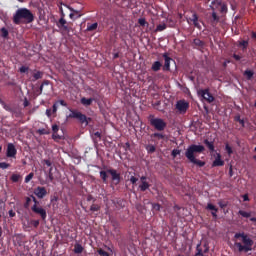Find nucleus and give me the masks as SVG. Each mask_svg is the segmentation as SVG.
Listing matches in <instances>:
<instances>
[{
	"label": "nucleus",
	"mask_w": 256,
	"mask_h": 256,
	"mask_svg": "<svg viewBox=\"0 0 256 256\" xmlns=\"http://www.w3.org/2000/svg\"><path fill=\"white\" fill-rule=\"evenodd\" d=\"M204 151H205V146L191 144L187 147L185 151V157L186 159H188L190 163H193V165H197V167H205L206 162L196 158L197 153H204Z\"/></svg>",
	"instance_id": "f257e3e1"
},
{
	"label": "nucleus",
	"mask_w": 256,
	"mask_h": 256,
	"mask_svg": "<svg viewBox=\"0 0 256 256\" xmlns=\"http://www.w3.org/2000/svg\"><path fill=\"white\" fill-rule=\"evenodd\" d=\"M235 239H240L241 242H235L234 246L238 249L239 253H249L253 250L254 241L251 239L248 234L242 233H235Z\"/></svg>",
	"instance_id": "f03ea898"
},
{
	"label": "nucleus",
	"mask_w": 256,
	"mask_h": 256,
	"mask_svg": "<svg viewBox=\"0 0 256 256\" xmlns=\"http://www.w3.org/2000/svg\"><path fill=\"white\" fill-rule=\"evenodd\" d=\"M35 20L34 14L27 8H20L16 10L14 16H12V22L16 25L30 24Z\"/></svg>",
	"instance_id": "7ed1b4c3"
},
{
	"label": "nucleus",
	"mask_w": 256,
	"mask_h": 256,
	"mask_svg": "<svg viewBox=\"0 0 256 256\" xmlns=\"http://www.w3.org/2000/svg\"><path fill=\"white\" fill-rule=\"evenodd\" d=\"M30 199L32 200V202H34V205H32V208H31L32 213L36 215H40V219H42V221H46L47 219L46 210L39 205V201L34 195H30Z\"/></svg>",
	"instance_id": "20e7f679"
},
{
	"label": "nucleus",
	"mask_w": 256,
	"mask_h": 256,
	"mask_svg": "<svg viewBox=\"0 0 256 256\" xmlns=\"http://www.w3.org/2000/svg\"><path fill=\"white\" fill-rule=\"evenodd\" d=\"M148 121L156 131H165L167 127V122L162 118H156L153 114L148 116Z\"/></svg>",
	"instance_id": "39448f33"
},
{
	"label": "nucleus",
	"mask_w": 256,
	"mask_h": 256,
	"mask_svg": "<svg viewBox=\"0 0 256 256\" xmlns=\"http://www.w3.org/2000/svg\"><path fill=\"white\" fill-rule=\"evenodd\" d=\"M68 118L78 119V122L81 125H84L85 127H87V125H89L90 121H92V118L87 117L85 114H83L77 110H72V109H70V115H68Z\"/></svg>",
	"instance_id": "423d86ee"
},
{
	"label": "nucleus",
	"mask_w": 256,
	"mask_h": 256,
	"mask_svg": "<svg viewBox=\"0 0 256 256\" xmlns=\"http://www.w3.org/2000/svg\"><path fill=\"white\" fill-rule=\"evenodd\" d=\"M190 107V104L186 100H178L175 105V109L180 115H185Z\"/></svg>",
	"instance_id": "0eeeda50"
},
{
	"label": "nucleus",
	"mask_w": 256,
	"mask_h": 256,
	"mask_svg": "<svg viewBox=\"0 0 256 256\" xmlns=\"http://www.w3.org/2000/svg\"><path fill=\"white\" fill-rule=\"evenodd\" d=\"M107 174L111 176V180L114 183V185H119L121 182V174L117 172L116 169H108L106 171Z\"/></svg>",
	"instance_id": "6e6552de"
},
{
	"label": "nucleus",
	"mask_w": 256,
	"mask_h": 256,
	"mask_svg": "<svg viewBox=\"0 0 256 256\" xmlns=\"http://www.w3.org/2000/svg\"><path fill=\"white\" fill-rule=\"evenodd\" d=\"M16 155H17L16 146L13 143H8L6 157H8L9 159H16Z\"/></svg>",
	"instance_id": "1a4fd4ad"
},
{
	"label": "nucleus",
	"mask_w": 256,
	"mask_h": 256,
	"mask_svg": "<svg viewBox=\"0 0 256 256\" xmlns=\"http://www.w3.org/2000/svg\"><path fill=\"white\" fill-rule=\"evenodd\" d=\"M207 103H213L215 97L210 93L209 89L199 90L198 92Z\"/></svg>",
	"instance_id": "9d476101"
},
{
	"label": "nucleus",
	"mask_w": 256,
	"mask_h": 256,
	"mask_svg": "<svg viewBox=\"0 0 256 256\" xmlns=\"http://www.w3.org/2000/svg\"><path fill=\"white\" fill-rule=\"evenodd\" d=\"M162 57L164 59V65L162 67V70L170 71L171 70V61H173V59L169 56V53H163Z\"/></svg>",
	"instance_id": "9b49d317"
},
{
	"label": "nucleus",
	"mask_w": 256,
	"mask_h": 256,
	"mask_svg": "<svg viewBox=\"0 0 256 256\" xmlns=\"http://www.w3.org/2000/svg\"><path fill=\"white\" fill-rule=\"evenodd\" d=\"M60 11H62V17H60V20H58L56 26H58V28L64 29V31H69V27L67 26V21L65 20V14L62 7H60Z\"/></svg>",
	"instance_id": "f8f14e48"
},
{
	"label": "nucleus",
	"mask_w": 256,
	"mask_h": 256,
	"mask_svg": "<svg viewBox=\"0 0 256 256\" xmlns=\"http://www.w3.org/2000/svg\"><path fill=\"white\" fill-rule=\"evenodd\" d=\"M34 196L38 199H44L47 196V189L45 187L38 186L34 189Z\"/></svg>",
	"instance_id": "ddd939ff"
},
{
	"label": "nucleus",
	"mask_w": 256,
	"mask_h": 256,
	"mask_svg": "<svg viewBox=\"0 0 256 256\" xmlns=\"http://www.w3.org/2000/svg\"><path fill=\"white\" fill-rule=\"evenodd\" d=\"M225 161L222 160V155L216 152L215 161L212 162V167H224Z\"/></svg>",
	"instance_id": "4468645a"
},
{
	"label": "nucleus",
	"mask_w": 256,
	"mask_h": 256,
	"mask_svg": "<svg viewBox=\"0 0 256 256\" xmlns=\"http://www.w3.org/2000/svg\"><path fill=\"white\" fill-rule=\"evenodd\" d=\"M206 210L207 211H211V216L213 217V219H217L218 218V211L219 209L212 203H208L206 206Z\"/></svg>",
	"instance_id": "2eb2a0df"
},
{
	"label": "nucleus",
	"mask_w": 256,
	"mask_h": 256,
	"mask_svg": "<svg viewBox=\"0 0 256 256\" xmlns=\"http://www.w3.org/2000/svg\"><path fill=\"white\" fill-rule=\"evenodd\" d=\"M205 147L208 149L209 153H215V142L204 139L203 141Z\"/></svg>",
	"instance_id": "dca6fc26"
},
{
	"label": "nucleus",
	"mask_w": 256,
	"mask_h": 256,
	"mask_svg": "<svg viewBox=\"0 0 256 256\" xmlns=\"http://www.w3.org/2000/svg\"><path fill=\"white\" fill-rule=\"evenodd\" d=\"M94 99L93 98H86V97H82L80 99V103L81 105H83L84 107H90V105H92Z\"/></svg>",
	"instance_id": "f3484780"
},
{
	"label": "nucleus",
	"mask_w": 256,
	"mask_h": 256,
	"mask_svg": "<svg viewBox=\"0 0 256 256\" xmlns=\"http://www.w3.org/2000/svg\"><path fill=\"white\" fill-rule=\"evenodd\" d=\"M190 21L193 22V25H194L196 28H198L199 30L202 29V26H201L200 23H199V17H198V15H197L196 13H194V14L192 15V18H190Z\"/></svg>",
	"instance_id": "a211bd4d"
},
{
	"label": "nucleus",
	"mask_w": 256,
	"mask_h": 256,
	"mask_svg": "<svg viewBox=\"0 0 256 256\" xmlns=\"http://www.w3.org/2000/svg\"><path fill=\"white\" fill-rule=\"evenodd\" d=\"M151 187V184H149L148 181H143L141 182V184L139 185V190L141 192H146L147 190H149Z\"/></svg>",
	"instance_id": "6ab92c4d"
},
{
	"label": "nucleus",
	"mask_w": 256,
	"mask_h": 256,
	"mask_svg": "<svg viewBox=\"0 0 256 256\" xmlns=\"http://www.w3.org/2000/svg\"><path fill=\"white\" fill-rule=\"evenodd\" d=\"M163 64L160 61H154L151 66V70L157 72L161 70Z\"/></svg>",
	"instance_id": "aec40b11"
},
{
	"label": "nucleus",
	"mask_w": 256,
	"mask_h": 256,
	"mask_svg": "<svg viewBox=\"0 0 256 256\" xmlns=\"http://www.w3.org/2000/svg\"><path fill=\"white\" fill-rule=\"evenodd\" d=\"M193 44L197 48H204L205 47V42L200 40V39H198V38L193 39Z\"/></svg>",
	"instance_id": "412c9836"
},
{
	"label": "nucleus",
	"mask_w": 256,
	"mask_h": 256,
	"mask_svg": "<svg viewBox=\"0 0 256 256\" xmlns=\"http://www.w3.org/2000/svg\"><path fill=\"white\" fill-rule=\"evenodd\" d=\"M83 251H84V248H83V246L81 244L76 243L74 245V254H82Z\"/></svg>",
	"instance_id": "4be33fe9"
},
{
	"label": "nucleus",
	"mask_w": 256,
	"mask_h": 256,
	"mask_svg": "<svg viewBox=\"0 0 256 256\" xmlns=\"http://www.w3.org/2000/svg\"><path fill=\"white\" fill-rule=\"evenodd\" d=\"M254 74H255L254 71L249 69L245 70L243 73V75L246 77L247 80H252L254 77Z\"/></svg>",
	"instance_id": "5701e85b"
},
{
	"label": "nucleus",
	"mask_w": 256,
	"mask_h": 256,
	"mask_svg": "<svg viewBox=\"0 0 256 256\" xmlns=\"http://www.w3.org/2000/svg\"><path fill=\"white\" fill-rule=\"evenodd\" d=\"M108 172L107 171H100L99 176L100 179L102 180L103 184H107V179H108Z\"/></svg>",
	"instance_id": "b1692460"
},
{
	"label": "nucleus",
	"mask_w": 256,
	"mask_h": 256,
	"mask_svg": "<svg viewBox=\"0 0 256 256\" xmlns=\"http://www.w3.org/2000/svg\"><path fill=\"white\" fill-rule=\"evenodd\" d=\"M43 75V72L34 70V74L32 75V77L34 78L33 81L43 78Z\"/></svg>",
	"instance_id": "393cba45"
},
{
	"label": "nucleus",
	"mask_w": 256,
	"mask_h": 256,
	"mask_svg": "<svg viewBox=\"0 0 256 256\" xmlns=\"http://www.w3.org/2000/svg\"><path fill=\"white\" fill-rule=\"evenodd\" d=\"M238 215H240L241 217L246 218V219L251 218V212H246L243 210H239Z\"/></svg>",
	"instance_id": "a878e982"
},
{
	"label": "nucleus",
	"mask_w": 256,
	"mask_h": 256,
	"mask_svg": "<svg viewBox=\"0 0 256 256\" xmlns=\"http://www.w3.org/2000/svg\"><path fill=\"white\" fill-rule=\"evenodd\" d=\"M145 149H146L147 153H155L156 146L153 144H149V145L145 146Z\"/></svg>",
	"instance_id": "bb28decb"
},
{
	"label": "nucleus",
	"mask_w": 256,
	"mask_h": 256,
	"mask_svg": "<svg viewBox=\"0 0 256 256\" xmlns=\"http://www.w3.org/2000/svg\"><path fill=\"white\" fill-rule=\"evenodd\" d=\"M238 46L242 47V50L245 51V50H247V48L249 46V41L242 40L239 42Z\"/></svg>",
	"instance_id": "cd10ccee"
},
{
	"label": "nucleus",
	"mask_w": 256,
	"mask_h": 256,
	"mask_svg": "<svg viewBox=\"0 0 256 256\" xmlns=\"http://www.w3.org/2000/svg\"><path fill=\"white\" fill-rule=\"evenodd\" d=\"M220 12L226 14L228 12V6L225 3H219Z\"/></svg>",
	"instance_id": "c85d7f7f"
},
{
	"label": "nucleus",
	"mask_w": 256,
	"mask_h": 256,
	"mask_svg": "<svg viewBox=\"0 0 256 256\" xmlns=\"http://www.w3.org/2000/svg\"><path fill=\"white\" fill-rule=\"evenodd\" d=\"M151 138L154 139H165V135L159 132H155L153 134H151Z\"/></svg>",
	"instance_id": "c756f323"
},
{
	"label": "nucleus",
	"mask_w": 256,
	"mask_h": 256,
	"mask_svg": "<svg viewBox=\"0 0 256 256\" xmlns=\"http://www.w3.org/2000/svg\"><path fill=\"white\" fill-rule=\"evenodd\" d=\"M196 254H195V256H204V254H203V250H202V248H201V243H199V244H197V246H196Z\"/></svg>",
	"instance_id": "7c9ffc66"
},
{
	"label": "nucleus",
	"mask_w": 256,
	"mask_h": 256,
	"mask_svg": "<svg viewBox=\"0 0 256 256\" xmlns=\"http://www.w3.org/2000/svg\"><path fill=\"white\" fill-rule=\"evenodd\" d=\"M36 133H38V135H50V131L45 128L36 130Z\"/></svg>",
	"instance_id": "2f4dec72"
},
{
	"label": "nucleus",
	"mask_w": 256,
	"mask_h": 256,
	"mask_svg": "<svg viewBox=\"0 0 256 256\" xmlns=\"http://www.w3.org/2000/svg\"><path fill=\"white\" fill-rule=\"evenodd\" d=\"M135 209L137 210V212L139 213H143L145 211V206L142 205L141 203H137L135 205Z\"/></svg>",
	"instance_id": "473e14b6"
},
{
	"label": "nucleus",
	"mask_w": 256,
	"mask_h": 256,
	"mask_svg": "<svg viewBox=\"0 0 256 256\" xmlns=\"http://www.w3.org/2000/svg\"><path fill=\"white\" fill-rule=\"evenodd\" d=\"M101 210V207L98 204H92L90 206V212H99Z\"/></svg>",
	"instance_id": "72a5a7b5"
},
{
	"label": "nucleus",
	"mask_w": 256,
	"mask_h": 256,
	"mask_svg": "<svg viewBox=\"0 0 256 256\" xmlns=\"http://www.w3.org/2000/svg\"><path fill=\"white\" fill-rule=\"evenodd\" d=\"M97 28H98V23H93V24L87 25L86 30H87V31H94V30H96Z\"/></svg>",
	"instance_id": "f704fd0d"
},
{
	"label": "nucleus",
	"mask_w": 256,
	"mask_h": 256,
	"mask_svg": "<svg viewBox=\"0 0 256 256\" xmlns=\"http://www.w3.org/2000/svg\"><path fill=\"white\" fill-rule=\"evenodd\" d=\"M20 179H21V176L19 174H12L11 176L12 183H18Z\"/></svg>",
	"instance_id": "c9c22d12"
},
{
	"label": "nucleus",
	"mask_w": 256,
	"mask_h": 256,
	"mask_svg": "<svg viewBox=\"0 0 256 256\" xmlns=\"http://www.w3.org/2000/svg\"><path fill=\"white\" fill-rule=\"evenodd\" d=\"M33 178H34V173L30 172V174L26 175V178H24V183L28 184Z\"/></svg>",
	"instance_id": "e433bc0d"
},
{
	"label": "nucleus",
	"mask_w": 256,
	"mask_h": 256,
	"mask_svg": "<svg viewBox=\"0 0 256 256\" xmlns=\"http://www.w3.org/2000/svg\"><path fill=\"white\" fill-rule=\"evenodd\" d=\"M218 206L220 207V209H225L228 207V202L227 201H223V200H220L218 202Z\"/></svg>",
	"instance_id": "4c0bfd02"
},
{
	"label": "nucleus",
	"mask_w": 256,
	"mask_h": 256,
	"mask_svg": "<svg viewBox=\"0 0 256 256\" xmlns=\"http://www.w3.org/2000/svg\"><path fill=\"white\" fill-rule=\"evenodd\" d=\"M97 253L99 256H110V254L108 252H106L105 250H103L102 248H99L97 250Z\"/></svg>",
	"instance_id": "58836bf2"
},
{
	"label": "nucleus",
	"mask_w": 256,
	"mask_h": 256,
	"mask_svg": "<svg viewBox=\"0 0 256 256\" xmlns=\"http://www.w3.org/2000/svg\"><path fill=\"white\" fill-rule=\"evenodd\" d=\"M152 210L159 212L161 210V205L159 203H152Z\"/></svg>",
	"instance_id": "ea45409f"
},
{
	"label": "nucleus",
	"mask_w": 256,
	"mask_h": 256,
	"mask_svg": "<svg viewBox=\"0 0 256 256\" xmlns=\"http://www.w3.org/2000/svg\"><path fill=\"white\" fill-rule=\"evenodd\" d=\"M31 202H32L31 197H26V202H24V209H29Z\"/></svg>",
	"instance_id": "a19ab883"
},
{
	"label": "nucleus",
	"mask_w": 256,
	"mask_h": 256,
	"mask_svg": "<svg viewBox=\"0 0 256 256\" xmlns=\"http://www.w3.org/2000/svg\"><path fill=\"white\" fill-rule=\"evenodd\" d=\"M180 154H181V150H179V149H173V150L171 151V156H172L173 158H176L177 155H180Z\"/></svg>",
	"instance_id": "79ce46f5"
},
{
	"label": "nucleus",
	"mask_w": 256,
	"mask_h": 256,
	"mask_svg": "<svg viewBox=\"0 0 256 256\" xmlns=\"http://www.w3.org/2000/svg\"><path fill=\"white\" fill-rule=\"evenodd\" d=\"M166 28H167L166 24H159L156 27V31L161 32V31L165 30Z\"/></svg>",
	"instance_id": "37998d69"
},
{
	"label": "nucleus",
	"mask_w": 256,
	"mask_h": 256,
	"mask_svg": "<svg viewBox=\"0 0 256 256\" xmlns=\"http://www.w3.org/2000/svg\"><path fill=\"white\" fill-rule=\"evenodd\" d=\"M220 21V17L217 15V13H212V22L218 23Z\"/></svg>",
	"instance_id": "c03bdc74"
},
{
	"label": "nucleus",
	"mask_w": 256,
	"mask_h": 256,
	"mask_svg": "<svg viewBox=\"0 0 256 256\" xmlns=\"http://www.w3.org/2000/svg\"><path fill=\"white\" fill-rule=\"evenodd\" d=\"M1 36L7 38L9 36V31L6 28L1 29Z\"/></svg>",
	"instance_id": "a18cd8bd"
},
{
	"label": "nucleus",
	"mask_w": 256,
	"mask_h": 256,
	"mask_svg": "<svg viewBox=\"0 0 256 256\" xmlns=\"http://www.w3.org/2000/svg\"><path fill=\"white\" fill-rule=\"evenodd\" d=\"M138 24H139L140 26L149 25L145 18H139V19H138Z\"/></svg>",
	"instance_id": "49530a36"
},
{
	"label": "nucleus",
	"mask_w": 256,
	"mask_h": 256,
	"mask_svg": "<svg viewBox=\"0 0 256 256\" xmlns=\"http://www.w3.org/2000/svg\"><path fill=\"white\" fill-rule=\"evenodd\" d=\"M225 151H227L228 155H232L233 154V149L229 144L225 145Z\"/></svg>",
	"instance_id": "de8ad7c7"
},
{
	"label": "nucleus",
	"mask_w": 256,
	"mask_h": 256,
	"mask_svg": "<svg viewBox=\"0 0 256 256\" xmlns=\"http://www.w3.org/2000/svg\"><path fill=\"white\" fill-rule=\"evenodd\" d=\"M8 167H10V164H9V163L0 162V169L6 170V169H8Z\"/></svg>",
	"instance_id": "09e8293b"
},
{
	"label": "nucleus",
	"mask_w": 256,
	"mask_h": 256,
	"mask_svg": "<svg viewBox=\"0 0 256 256\" xmlns=\"http://www.w3.org/2000/svg\"><path fill=\"white\" fill-rule=\"evenodd\" d=\"M234 119H235V121L240 123L241 126L245 127V121L243 119H241V116H236Z\"/></svg>",
	"instance_id": "8fccbe9b"
},
{
	"label": "nucleus",
	"mask_w": 256,
	"mask_h": 256,
	"mask_svg": "<svg viewBox=\"0 0 256 256\" xmlns=\"http://www.w3.org/2000/svg\"><path fill=\"white\" fill-rule=\"evenodd\" d=\"M70 11L72 13H74V16H76V19H79L82 16V14H80V12L77 11V10H74V9L70 8Z\"/></svg>",
	"instance_id": "3c124183"
},
{
	"label": "nucleus",
	"mask_w": 256,
	"mask_h": 256,
	"mask_svg": "<svg viewBox=\"0 0 256 256\" xmlns=\"http://www.w3.org/2000/svg\"><path fill=\"white\" fill-rule=\"evenodd\" d=\"M30 224L34 227V228H38L40 225V221L39 220H32V222H30Z\"/></svg>",
	"instance_id": "603ef678"
},
{
	"label": "nucleus",
	"mask_w": 256,
	"mask_h": 256,
	"mask_svg": "<svg viewBox=\"0 0 256 256\" xmlns=\"http://www.w3.org/2000/svg\"><path fill=\"white\" fill-rule=\"evenodd\" d=\"M58 111V104L54 103V105H52V115H56Z\"/></svg>",
	"instance_id": "864d4df0"
},
{
	"label": "nucleus",
	"mask_w": 256,
	"mask_h": 256,
	"mask_svg": "<svg viewBox=\"0 0 256 256\" xmlns=\"http://www.w3.org/2000/svg\"><path fill=\"white\" fill-rule=\"evenodd\" d=\"M94 137H96V141H101L102 139V134L100 132H94Z\"/></svg>",
	"instance_id": "5fc2aeb1"
},
{
	"label": "nucleus",
	"mask_w": 256,
	"mask_h": 256,
	"mask_svg": "<svg viewBox=\"0 0 256 256\" xmlns=\"http://www.w3.org/2000/svg\"><path fill=\"white\" fill-rule=\"evenodd\" d=\"M58 131H59V126L57 124L52 125V133L53 134L58 133Z\"/></svg>",
	"instance_id": "6e6d98bb"
},
{
	"label": "nucleus",
	"mask_w": 256,
	"mask_h": 256,
	"mask_svg": "<svg viewBox=\"0 0 256 256\" xmlns=\"http://www.w3.org/2000/svg\"><path fill=\"white\" fill-rule=\"evenodd\" d=\"M1 105H3L4 109H6V111H11L10 106H8L4 101L0 100Z\"/></svg>",
	"instance_id": "4d7b16f0"
},
{
	"label": "nucleus",
	"mask_w": 256,
	"mask_h": 256,
	"mask_svg": "<svg viewBox=\"0 0 256 256\" xmlns=\"http://www.w3.org/2000/svg\"><path fill=\"white\" fill-rule=\"evenodd\" d=\"M58 103H60V105H61L62 107H68L67 102L64 101V100H58V102H56V105H58Z\"/></svg>",
	"instance_id": "13d9d810"
},
{
	"label": "nucleus",
	"mask_w": 256,
	"mask_h": 256,
	"mask_svg": "<svg viewBox=\"0 0 256 256\" xmlns=\"http://www.w3.org/2000/svg\"><path fill=\"white\" fill-rule=\"evenodd\" d=\"M138 182V178H136L135 176H131L130 177V183L132 185H135Z\"/></svg>",
	"instance_id": "bf43d9fd"
},
{
	"label": "nucleus",
	"mask_w": 256,
	"mask_h": 256,
	"mask_svg": "<svg viewBox=\"0 0 256 256\" xmlns=\"http://www.w3.org/2000/svg\"><path fill=\"white\" fill-rule=\"evenodd\" d=\"M28 71H29V67H27V66H22L20 68V73H27Z\"/></svg>",
	"instance_id": "052dcab7"
},
{
	"label": "nucleus",
	"mask_w": 256,
	"mask_h": 256,
	"mask_svg": "<svg viewBox=\"0 0 256 256\" xmlns=\"http://www.w3.org/2000/svg\"><path fill=\"white\" fill-rule=\"evenodd\" d=\"M53 111L51 109H46V117L50 119L52 117Z\"/></svg>",
	"instance_id": "680f3d73"
},
{
	"label": "nucleus",
	"mask_w": 256,
	"mask_h": 256,
	"mask_svg": "<svg viewBox=\"0 0 256 256\" xmlns=\"http://www.w3.org/2000/svg\"><path fill=\"white\" fill-rule=\"evenodd\" d=\"M242 198H243V201H244V202H249V201H250V198H249V195H248V194H244V195L242 196Z\"/></svg>",
	"instance_id": "e2e57ef3"
},
{
	"label": "nucleus",
	"mask_w": 256,
	"mask_h": 256,
	"mask_svg": "<svg viewBox=\"0 0 256 256\" xmlns=\"http://www.w3.org/2000/svg\"><path fill=\"white\" fill-rule=\"evenodd\" d=\"M44 164H46V167H52V162L50 160H44Z\"/></svg>",
	"instance_id": "0e129e2a"
},
{
	"label": "nucleus",
	"mask_w": 256,
	"mask_h": 256,
	"mask_svg": "<svg viewBox=\"0 0 256 256\" xmlns=\"http://www.w3.org/2000/svg\"><path fill=\"white\" fill-rule=\"evenodd\" d=\"M9 216L10 218H14L16 216V213L13 210H9Z\"/></svg>",
	"instance_id": "69168bd1"
},
{
	"label": "nucleus",
	"mask_w": 256,
	"mask_h": 256,
	"mask_svg": "<svg viewBox=\"0 0 256 256\" xmlns=\"http://www.w3.org/2000/svg\"><path fill=\"white\" fill-rule=\"evenodd\" d=\"M30 102L28 101L27 98H24V107H29Z\"/></svg>",
	"instance_id": "338daca9"
},
{
	"label": "nucleus",
	"mask_w": 256,
	"mask_h": 256,
	"mask_svg": "<svg viewBox=\"0 0 256 256\" xmlns=\"http://www.w3.org/2000/svg\"><path fill=\"white\" fill-rule=\"evenodd\" d=\"M233 58L236 60V61H240L241 60V56L237 55V54H233Z\"/></svg>",
	"instance_id": "774afa93"
}]
</instances>
